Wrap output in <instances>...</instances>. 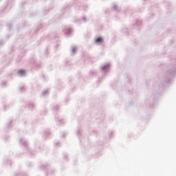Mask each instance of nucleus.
<instances>
[{
	"label": "nucleus",
	"mask_w": 176,
	"mask_h": 176,
	"mask_svg": "<svg viewBox=\"0 0 176 176\" xmlns=\"http://www.w3.org/2000/svg\"><path fill=\"white\" fill-rule=\"evenodd\" d=\"M104 39L102 37H98V38L96 39V43H102Z\"/></svg>",
	"instance_id": "nucleus-1"
},
{
	"label": "nucleus",
	"mask_w": 176,
	"mask_h": 176,
	"mask_svg": "<svg viewBox=\"0 0 176 176\" xmlns=\"http://www.w3.org/2000/svg\"><path fill=\"white\" fill-rule=\"evenodd\" d=\"M18 74H19V75H21V76H23V75L25 74V71H24V70H19L18 72Z\"/></svg>",
	"instance_id": "nucleus-2"
},
{
	"label": "nucleus",
	"mask_w": 176,
	"mask_h": 176,
	"mask_svg": "<svg viewBox=\"0 0 176 176\" xmlns=\"http://www.w3.org/2000/svg\"><path fill=\"white\" fill-rule=\"evenodd\" d=\"M108 68H109V65H106L102 67V69L105 70L108 69Z\"/></svg>",
	"instance_id": "nucleus-3"
},
{
	"label": "nucleus",
	"mask_w": 176,
	"mask_h": 176,
	"mask_svg": "<svg viewBox=\"0 0 176 176\" xmlns=\"http://www.w3.org/2000/svg\"><path fill=\"white\" fill-rule=\"evenodd\" d=\"M75 52H76V48H73V49H72V52H73V53H75Z\"/></svg>",
	"instance_id": "nucleus-4"
}]
</instances>
